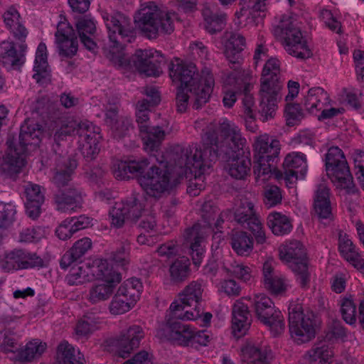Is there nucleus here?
I'll return each instance as SVG.
<instances>
[{"instance_id": "f257e3e1", "label": "nucleus", "mask_w": 364, "mask_h": 364, "mask_svg": "<svg viewBox=\"0 0 364 364\" xmlns=\"http://www.w3.org/2000/svg\"><path fill=\"white\" fill-rule=\"evenodd\" d=\"M215 134L214 127L211 126L202 134L201 145L195 144L186 148L178 145L173 148V152L180 154L178 159L179 171L186 170L183 178L188 173L195 174L187 188L191 196H196L205 188L203 173L210 167V163L218 157L219 146Z\"/></svg>"}, {"instance_id": "f03ea898", "label": "nucleus", "mask_w": 364, "mask_h": 364, "mask_svg": "<svg viewBox=\"0 0 364 364\" xmlns=\"http://www.w3.org/2000/svg\"><path fill=\"white\" fill-rule=\"evenodd\" d=\"M211 126L214 127L215 136L217 137L218 155L220 153L227 155L232 153V156L229 158L225 165L228 173L235 179H245L250 172L251 161L250 153L245 154L244 151L246 139L242 136L240 129L234 123L223 119L218 126L210 124L203 132Z\"/></svg>"}, {"instance_id": "7ed1b4c3", "label": "nucleus", "mask_w": 364, "mask_h": 364, "mask_svg": "<svg viewBox=\"0 0 364 364\" xmlns=\"http://www.w3.org/2000/svg\"><path fill=\"white\" fill-rule=\"evenodd\" d=\"M169 75L172 81L180 86L179 88L190 91L194 96L196 109L209 99L214 85L213 76L209 68H205L199 75L194 64L175 58L169 65Z\"/></svg>"}, {"instance_id": "20e7f679", "label": "nucleus", "mask_w": 364, "mask_h": 364, "mask_svg": "<svg viewBox=\"0 0 364 364\" xmlns=\"http://www.w3.org/2000/svg\"><path fill=\"white\" fill-rule=\"evenodd\" d=\"M43 131L41 127L31 120H26L21 127L18 146L13 139L7 140L8 150L0 160V173L13 176L25 165V155L39 145Z\"/></svg>"}, {"instance_id": "39448f33", "label": "nucleus", "mask_w": 364, "mask_h": 364, "mask_svg": "<svg viewBox=\"0 0 364 364\" xmlns=\"http://www.w3.org/2000/svg\"><path fill=\"white\" fill-rule=\"evenodd\" d=\"M173 154V164L159 160V166H152L146 175L139 178L140 186L149 196L161 197L179 183L186 173V168L178 169V159L180 154Z\"/></svg>"}, {"instance_id": "423d86ee", "label": "nucleus", "mask_w": 364, "mask_h": 364, "mask_svg": "<svg viewBox=\"0 0 364 364\" xmlns=\"http://www.w3.org/2000/svg\"><path fill=\"white\" fill-rule=\"evenodd\" d=\"M279 74V60L275 58L267 60L262 70L259 90V112L263 122L273 117L282 97V86L278 77Z\"/></svg>"}, {"instance_id": "0eeeda50", "label": "nucleus", "mask_w": 364, "mask_h": 364, "mask_svg": "<svg viewBox=\"0 0 364 364\" xmlns=\"http://www.w3.org/2000/svg\"><path fill=\"white\" fill-rule=\"evenodd\" d=\"M203 223H198L191 228H188L184 234V239L189 245L190 254L196 266H199L203 260L205 253V239L212 231V225L219 228L223 222L225 213H219L217 208H212L208 204L203 207Z\"/></svg>"}, {"instance_id": "6e6552de", "label": "nucleus", "mask_w": 364, "mask_h": 364, "mask_svg": "<svg viewBox=\"0 0 364 364\" xmlns=\"http://www.w3.org/2000/svg\"><path fill=\"white\" fill-rule=\"evenodd\" d=\"M176 18V13L162 10L149 1L138 11L134 22L146 38L155 39L160 35L171 33Z\"/></svg>"}, {"instance_id": "1a4fd4ad", "label": "nucleus", "mask_w": 364, "mask_h": 364, "mask_svg": "<svg viewBox=\"0 0 364 364\" xmlns=\"http://www.w3.org/2000/svg\"><path fill=\"white\" fill-rule=\"evenodd\" d=\"M255 165L253 172L256 183L263 184L269 179L275 167L272 163L278 158L280 143L268 134L256 136L253 144Z\"/></svg>"}, {"instance_id": "9d476101", "label": "nucleus", "mask_w": 364, "mask_h": 364, "mask_svg": "<svg viewBox=\"0 0 364 364\" xmlns=\"http://www.w3.org/2000/svg\"><path fill=\"white\" fill-rule=\"evenodd\" d=\"M203 289L198 281L191 282L178 294L177 300L171 303L169 311L171 316L181 321H195L198 319L202 312L200 301Z\"/></svg>"}, {"instance_id": "9b49d317", "label": "nucleus", "mask_w": 364, "mask_h": 364, "mask_svg": "<svg viewBox=\"0 0 364 364\" xmlns=\"http://www.w3.org/2000/svg\"><path fill=\"white\" fill-rule=\"evenodd\" d=\"M275 32L284 41L286 51L297 58L306 59L311 52L304 40L299 22L293 16H284Z\"/></svg>"}, {"instance_id": "f8f14e48", "label": "nucleus", "mask_w": 364, "mask_h": 364, "mask_svg": "<svg viewBox=\"0 0 364 364\" xmlns=\"http://www.w3.org/2000/svg\"><path fill=\"white\" fill-rule=\"evenodd\" d=\"M279 259L296 274L302 287L310 280L306 248L299 240H289L279 248Z\"/></svg>"}, {"instance_id": "ddd939ff", "label": "nucleus", "mask_w": 364, "mask_h": 364, "mask_svg": "<svg viewBox=\"0 0 364 364\" xmlns=\"http://www.w3.org/2000/svg\"><path fill=\"white\" fill-rule=\"evenodd\" d=\"M289 326L291 337L298 343L311 341L315 337L316 321L311 312L304 313L301 304L291 302L288 308Z\"/></svg>"}, {"instance_id": "4468645a", "label": "nucleus", "mask_w": 364, "mask_h": 364, "mask_svg": "<svg viewBox=\"0 0 364 364\" xmlns=\"http://www.w3.org/2000/svg\"><path fill=\"white\" fill-rule=\"evenodd\" d=\"M149 105L147 100L139 101L136 107V122L146 151L156 150L166 136L165 126H149Z\"/></svg>"}, {"instance_id": "2eb2a0df", "label": "nucleus", "mask_w": 364, "mask_h": 364, "mask_svg": "<svg viewBox=\"0 0 364 364\" xmlns=\"http://www.w3.org/2000/svg\"><path fill=\"white\" fill-rule=\"evenodd\" d=\"M95 278L101 282L92 284L87 295V301L93 304L108 300L122 280L120 273L107 260L105 263V268L102 269Z\"/></svg>"}, {"instance_id": "dca6fc26", "label": "nucleus", "mask_w": 364, "mask_h": 364, "mask_svg": "<svg viewBox=\"0 0 364 364\" xmlns=\"http://www.w3.org/2000/svg\"><path fill=\"white\" fill-rule=\"evenodd\" d=\"M254 306L258 319L269 328L274 336H279L284 331V317L270 298L264 294H256Z\"/></svg>"}, {"instance_id": "f3484780", "label": "nucleus", "mask_w": 364, "mask_h": 364, "mask_svg": "<svg viewBox=\"0 0 364 364\" xmlns=\"http://www.w3.org/2000/svg\"><path fill=\"white\" fill-rule=\"evenodd\" d=\"M252 84V75L249 70H235L231 72L225 81L224 106L228 108L232 107L237 100L236 93L238 92H242L244 97L247 94H250Z\"/></svg>"}, {"instance_id": "a211bd4d", "label": "nucleus", "mask_w": 364, "mask_h": 364, "mask_svg": "<svg viewBox=\"0 0 364 364\" xmlns=\"http://www.w3.org/2000/svg\"><path fill=\"white\" fill-rule=\"evenodd\" d=\"M102 18L108 30L109 41L113 43V48L118 49L123 42L132 41L133 30L129 18L121 13L112 15L105 14Z\"/></svg>"}, {"instance_id": "6ab92c4d", "label": "nucleus", "mask_w": 364, "mask_h": 364, "mask_svg": "<svg viewBox=\"0 0 364 364\" xmlns=\"http://www.w3.org/2000/svg\"><path fill=\"white\" fill-rule=\"evenodd\" d=\"M77 144L82 154L87 160H92L98 154L99 143L102 139L100 128L88 120L79 122L77 130Z\"/></svg>"}, {"instance_id": "aec40b11", "label": "nucleus", "mask_w": 364, "mask_h": 364, "mask_svg": "<svg viewBox=\"0 0 364 364\" xmlns=\"http://www.w3.org/2000/svg\"><path fill=\"white\" fill-rule=\"evenodd\" d=\"M235 221L248 228L255 235L259 244L266 242L267 237L260 219L256 215L253 203L247 199L241 200L234 213Z\"/></svg>"}, {"instance_id": "412c9836", "label": "nucleus", "mask_w": 364, "mask_h": 364, "mask_svg": "<svg viewBox=\"0 0 364 364\" xmlns=\"http://www.w3.org/2000/svg\"><path fill=\"white\" fill-rule=\"evenodd\" d=\"M43 259L36 253L24 249L6 252L0 259V267L5 272L42 267Z\"/></svg>"}, {"instance_id": "4be33fe9", "label": "nucleus", "mask_w": 364, "mask_h": 364, "mask_svg": "<svg viewBox=\"0 0 364 364\" xmlns=\"http://www.w3.org/2000/svg\"><path fill=\"white\" fill-rule=\"evenodd\" d=\"M142 204L134 197L115 203L109 210L111 225L115 228L123 226L126 220H136L141 215Z\"/></svg>"}, {"instance_id": "5701e85b", "label": "nucleus", "mask_w": 364, "mask_h": 364, "mask_svg": "<svg viewBox=\"0 0 364 364\" xmlns=\"http://www.w3.org/2000/svg\"><path fill=\"white\" fill-rule=\"evenodd\" d=\"M164 327L158 331V333L168 340L180 346H191L193 329L188 325L182 324L177 320L180 318L171 316L169 311L166 316Z\"/></svg>"}, {"instance_id": "b1692460", "label": "nucleus", "mask_w": 364, "mask_h": 364, "mask_svg": "<svg viewBox=\"0 0 364 364\" xmlns=\"http://www.w3.org/2000/svg\"><path fill=\"white\" fill-rule=\"evenodd\" d=\"M163 56L159 51L154 49L137 50L133 55L132 62L135 69L146 76L156 77L161 70L160 63Z\"/></svg>"}, {"instance_id": "393cba45", "label": "nucleus", "mask_w": 364, "mask_h": 364, "mask_svg": "<svg viewBox=\"0 0 364 364\" xmlns=\"http://www.w3.org/2000/svg\"><path fill=\"white\" fill-rule=\"evenodd\" d=\"M55 45L60 56L72 58L78 50V41L72 27L66 22H60L55 34Z\"/></svg>"}, {"instance_id": "a878e982", "label": "nucleus", "mask_w": 364, "mask_h": 364, "mask_svg": "<svg viewBox=\"0 0 364 364\" xmlns=\"http://www.w3.org/2000/svg\"><path fill=\"white\" fill-rule=\"evenodd\" d=\"M106 261L107 259L97 258L92 262L72 267L65 277L67 284L75 286L91 281L102 269L105 268Z\"/></svg>"}, {"instance_id": "bb28decb", "label": "nucleus", "mask_w": 364, "mask_h": 364, "mask_svg": "<svg viewBox=\"0 0 364 364\" xmlns=\"http://www.w3.org/2000/svg\"><path fill=\"white\" fill-rule=\"evenodd\" d=\"M327 175L336 188L344 191L348 195L355 196V205L356 206L358 203L360 192L353 183V176L348 164L341 165L340 167L334 169L331 168L327 172Z\"/></svg>"}, {"instance_id": "cd10ccee", "label": "nucleus", "mask_w": 364, "mask_h": 364, "mask_svg": "<svg viewBox=\"0 0 364 364\" xmlns=\"http://www.w3.org/2000/svg\"><path fill=\"white\" fill-rule=\"evenodd\" d=\"M266 1L248 0L247 8H242L235 13V24L239 28L257 26L259 20L264 16H261L260 13H263L266 9Z\"/></svg>"}, {"instance_id": "c85d7f7f", "label": "nucleus", "mask_w": 364, "mask_h": 364, "mask_svg": "<svg viewBox=\"0 0 364 364\" xmlns=\"http://www.w3.org/2000/svg\"><path fill=\"white\" fill-rule=\"evenodd\" d=\"M144 337V332L140 326H131L115 341L118 355L122 358H127L134 348L139 347Z\"/></svg>"}, {"instance_id": "c756f323", "label": "nucleus", "mask_w": 364, "mask_h": 364, "mask_svg": "<svg viewBox=\"0 0 364 364\" xmlns=\"http://www.w3.org/2000/svg\"><path fill=\"white\" fill-rule=\"evenodd\" d=\"M338 249L341 255L355 269L364 272V257L345 232H338Z\"/></svg>"}, {"instance_id": "7c9ffc66", "label": "nucleus", "mask_w": 364, "mask_h": 364, "mask_svg": "<svg viewBox=\"0 0 364 364\" xmlns=\"http://www.w3.org/2000/svg\"><path fill=\"white\" fill-rule=\"evenodd\" d=\"M263 284L266 289L273 294L285 292L289 287L288 281L279 272L274 269L272 261H266L262 269Z\"/></svg>"}, {"instance_id": "2f4dec72", "label": "nucleus", "mask_w": 364, "mask_h": 364, "mask_svg": "<svg viewBox=\"0 0 364 364\" xmlns=\"http://www.w3.org/2000/svg\"><path fill=\"white\" fill-rule=\"evenodd\" d=\"M251 324L248 306L241 300L236 301L232 308V329L235 337L240 338L248 331Z\"/></svg>"}, {"instance_id": "473e14b6", "label": "nucleus", "mask_w": 364, "mask_h": 364, "mask_svg": "<svg viewBox=\"0 0 364 364\" xmlns=\"http://www.w3.org/2000/svg\"><path fill=\"white\" fill-rule=\"evenodd\" d=\"M314 210L320 219H332L330 190L325 183L317 185L314 196Z\"/></svg>"}, {"instance_id": "72a5a7b5", "label": "nucleus", "mask_w": 364, "mask_h": 364, "mask_svg": "<svg viewBox=\"0 0 364 364\" xmlns=\"http://www.w3.org/2000/svg\"><path fill=\"white\" fill-rule=\"evenodd\" d=\"M150 162L147 159L140 161H117L112 166V172L118 180H127L134 175L142 173Z\"/></svg>"}, {"instance_id": "f704fd0d", "label": "nucleus", "mask_w": 364, "mask_h": 364, "mask_svg": "<svg viewBox=\"0 0 364 364\" xmlns=\"http://www.w3.org/2000/svg\"><path fill=\"white\" fill-rule=\"evenodd\" d=\"M19 45V50H17L14 44L11 42L4 41L0 46V54L3 63L14 68L21 66L25 61V52L27 48L26 44L23 43Z\"/></svg>"}, {"instance_id": "c9c22d12", "label": "nucleus", "mask_w": 364, "mask_h": 364, "mask_svg": "<svg viewBox=\"0 0 364 364\" xmlns=\"http://www.w3.org/2000/svg\"><path fill=\"white\" fill-rule=\"evenodd\" d=\"M225 45V55L228 61L233 65H239L242 58L241 51L245 46V38L239 33L228 32Z\"/></svg>"}, {"instance_id": "e433bc0d", "label": "nucleus", "mask_w": 364, "mask_h": 364, "mask_svg": "<svg viewBox=\"0 0 364 364\" xmlns=\"http://www.w3.org/2000/svg\"><path fill=\"white\" fill-rule=\"evenodd\" d=\"M3 18L6 27L14 38L20 41H24L28 35V31L23 23L18 10L14 6L9 7L4 11Z\"/></svg>"}, {"instance_id": "4c0bfd02", "label": "nucleus", "mask_w": 364, "mask_h": 364, "mask_svg": "<svg viewBox=\"0 0 364 364\" xmlns=\"http://www.w3.org/2000/svg\"><path fill=\"white\" fill-rule=\"evenodd\" d=\"M269 352L264 346L248 343L241 350L242 364H269Z\"/></svg>"}, {"instance_id": "58836bf2", "label": "nucleus", "mask_w": 364, "mask_h": 364, "mask_svg": "<svg viewBox=\"0 0 364 364\" xmlns=\"http://www.w3.org/2000/svg\"><path fill=\"white\" fill-rule=\"evenodd\" d=\"M55 201L57 210L63 213H72L80 208L82 202L81 193L75 188L55 195Z\"/></svg>"}, {"instance_id": "ea45409f", "label": "nucleus", "mask_w": 364, "mask_h": 364, "mask_svg": "<svg viewBox=\"0 0 364 364\" xmlns=\"http://www.w3.org/2000/svg\"><path fill=\"white\" fill-rule=\"evenodd\" d=\"M33 71V77L38 83H43L50 75L47 47L43 42L38 44L36 49Z\"/></svg>"}, {"instance_id": "a19ab883", "label": "nucleus", "mask_w": 364, "mask_h": 364, "mask_svg": "<svg viewBox=\"0 0 364 364\" xmlns=\"http://www.w3.org/2000/svg\"><path fill=\"white\" fill-rule=\"evenodd\" d=\"M304 107L311 113L316 114L329 104L327 92L321 87L311 88L304 98Z\"/></svg>"}, {"instance_id": "79ce46f5", "label": "nucleus", "mask_w": 364, "mask_h": 364, "mask_svg": "<svg viewBox=\"0 0 364 364\" xmlns=\"http://www.w3.org/2000/svg\"><path fill=\"white\" fill-rule=\"evenodd\" d=\"M76 28L84 46L87 50L94 51L97 48V44L93 41V36L96 31V25L94 20L86 17L81 18L77 22Z\"/></svg>"}, {"instance_id": "37998d69", "label": "nucleus", "mask_w": 364, "mask_h": 364, "mask_svg": "<svg viewBox=\"0 0 364 364\" xmlns=\"http://www.w3.org/2000/svg\"><path fill=\"white\" fill-rule=\"evenodd\" d=\"M267 225L272 232L277 236L288 235L293 228L290 218L278 212H272L268 215Z\"/></svg>"}, {"instance_id": "c03bdc74", "label": "nucleus", "mask_w": 364, "mask_h": 364, "mask_svg": "<svg viewBox=\"0 0 364 364\" xmlns=\"http://www.w3.org/2000/svg\"><path fill=\"white\" fill-rule=\"evenodd\" d=\"M202 14L204 21V28L210 33L220 31L226 22V14L218 12L210 6H205Z\"/></svg>"}, {"instance_id": "a18cd8bd", "label": "nucleus", "mask_w": 364, "mask_h": 364, "mask_svg": "<svg viewBox=\"0 0 364 364\" xmlns=\"http://www.w3.org/2000/svg\"><path fill=\"white\" fill-rule=\"evenodd\" d=\"M57 360L59 364H83L84 358L78 349L63 341L58 346Z\"/></svg>"}, {"instance_id": "49530a36", "label": "nucleus", "mask_w": 364, "mask_h": 364, "mask_svg": "<svg viewBox=\"0 0 364 364\" xmlns=\"http://www.w3.org/2000/svg\"><path fill=\"white\" fill-rule=\"evenodd\" d=\"M46 349V343H43L38 339H33L27 343L23 348H21L20 350L16 353V360L20 362H31L39 358Z\"/></svg>"}, {"instance_id": "de8ad7c7", "label": "nucleus", "mask_w": 364, "mask_h": 364, "mask_svg": "<svg viewBox=\"0 0 364 364\" xmlns=\"http://www.w3.org/2000/svg\"><path fill=\"white\" fill-rule=\"evenodd\" d=\"M142 288V284L139 279L131 278L119 286L116 294L135 304L139 298Z\"/></svg>"}, {"instance_id": "09e8293b", "label": "nucleus", "mask_w": 364, "mask_h": 364, "mask_svg": "<svg viewBox=\"0 0 364 364\" xmlns=\"http://www.w3.org/2000/svg\"><path fill=\"white\" fill-rule=\"evenodd\" d=\"M231 246L238 255L247 256L253 249V239L246 232H235L231 237Z\"/></svg>"}, {"instance_id": "8fccbe9b", "label": "nucleus", "mask_w": 364, "mask_h": 364, "mask_svg": "<svg viewBox=\"0 0 364 364\" xmlns=\"http://www.w3.org/2000/svg\"><path fill=\"white\" fill-rule=\"evenodd\" d=\"M77 167V161L74 159H68L62 166H59L53 177V183L58 187H63L71 180V176Z\"/></svg>"}, {"instance_id": "3c124183", "label": "nucleus", "mask_w": 364, "mask_h": 364, "mask_svg": "<svg viewBox=\"0 0 364 364\" xmlns=\"http://www.w3.org/2000/svg\"><path fill=\"white\" fill-rule=\"evenodd\" d=\"M190 262L187 257H183L177 259L170 266V277L174 282H181L188 276Z\"/></svg>"}, {"instance_id": "603ef678", "label": "nucleus", "mask_w": 364, "mask_h": 364, "mask_svg": "<svg viewBox=\"0 0 364 364\" xmlns=\"http://www.w3.org/2000/svg\"><path fill=\"white\" fill-rule=\"evenodd\" d=\"M254 107L255 100L253 96L251 94H247L242 98V111L246 128L252 132H255L257 127L255 123Z\"/></svg>"}, {"instance_id": "864d4df0", "label": "nucleus", "mask_w": 364, "mask_h": 364, "mask_svg": "<svg viewBox=\"0 0 364 364\" xmlns=\"http://www.w3.org/2000/svg\"><path fill=\"white\" fill-rule=\"evenodd\" d=\"M224 267L228 272L242 282H248L252 279V267L243 263L236 261L226 262Z\"/></svg>"}, {"instance_id": "5fc2aeb1", "label": "nucleus", "mask_w": 364, "mask_h": 364, "mask_svg": "<svg viewBox=\"0 0 364 364\" xmlns=\"http://www.w3.org/2000/svg\"><path fill=\"white\" fill-rule=\"evenodd\" d=\"M100 323L99 318L85 315L77 323L75 333L78 338L87 337L98 328Z\"/></svg>"}, {"instance_id": "6e6d98bb", "label": "nucleus", "mask_w": 364, "mask_h": 364, "mask_svg": "<svg viewBox=\"0 0 364 364\" xmlns=\"http://www.w3.org/2000/svg\"><path fill=\"white\" fill-rule=\"evenodd\" d=\"M0 339V350L4 353H12L13 358L16 360V353L18 348V339L14 333L10 329H6L1 333Z\"/></svg>"}, {"instance_id": "4d7b16f0", "label": "nucleus", "mask_w": 364, "mask_h": 364, "mask_svg": "<svg viewBox=\"0 0 364 364\" xmlns=\"http://www.w3.org/2000/svg\"><path fill=\"white\" fill-rule=\"evenodd\" d=\"M347 161L342 150L338 146H331L326 154V173L331 168L334 169L341 165L347 164Z\"/></svg>"}, {"instance_id": "13d9d810", "label": "nucleus", "mask_w": 364, "mask_h": 364, "mask_svg": "<svg viewBox=\"0 0 364 364\" xmlns=\"http://www.w3.org/2000/svg\"><path fill=\"white\" fill-rule=\"evenodd\" d=\"M284 166L285 168H291L299 171L300 174L304 176L307 166L305 155L301 153L289 154L285 157Z\"/></svg>"}, {"instance_id": "bf43d9fd", "label": "nucleus", "mask_w": 364, "mask_h": 364, "mask_svg": "<svg viewBox=\"0 0 364 364\" xmlns=\"http://www.w3.org/2000/svg\"><path fill=\"white\" fill-rule=\"evenodd\" d=\"M332 356L333 351L323 345L310 351V362L311 364H329Z\"/></svg>"}, {"instance_id": "052dcab7", "label": "nucleus", "mask_w": 364, "mask_h": 364, "mask_svg": "<svg viewBox=\"0 0 364 364\" xmlns=\"http://www.w3.org/2000/svg\"><path fill=\"white\" fill-rule=\"evenodd\" d=\"M134 306V304L115 294L109 305V312L113 315L123 314Z\"/></svg>"}, {"instance_id": "680f3d73", "label": "nucleus", "mask_w": 364, "mask_h": 364, "mask_svg": "<svg viewBox=\"0 0 364 364\" xmlns=\"http://www.w3.org/2000/svg\"><path fill=\"white\" fill-rule=\"evenodd\" d=\"M341 313L343 320L348 324H353L356 321V306L352 299L345 298L341 304Z\"/></svg>"}, {"instance_id": "e2e57ef3", "label": "nucleus", "mask_w": 364, "mask_h": 364, "mask_svg": "<svg viewBox=\"0 0 364 364\" xmlns=\"http://www.w3.org/2000/svg\"><path fill=\"white\" fill-rule=\"evenodd\" d=\"M282 193L277 186H267L264 191V202L266 206L272 208L282 201Z\"/></svg>"}, {"instance_id": "0e129e2a", "label": "nucleus", "mask_w": 364, "mask_h": 364, "mask_svg": "<svg viewBox=\"0 0 364 364\" xmlns=\"http://www.w3.org/2000/svg\"><path fill=\"white\" fill-rule=\"evenodd\" d=\"M110 129L114 136L120 139L127 135L132 130L133 126L129 118L121 117L119 120H117L115 124Z\"/></svg>"}, {"instance_id": "69168bd1", "label": "nucleus", "mask_w": 364, "mask_h": 364, "mask_svg": "<svg viewBox=\"0 0 364 364\" xmlns=\"http://www.w3.org/2000/svg\"><path fill=\"white\" fill-rule=\"evenodd\" d=\"M16 214L15 205L11 203L0 202V228L7 227Z\"/></svg>"}, {"instance_id": "338daca9", "label": "nucleus", "mask_w": 364, "mask_h": 364, "mask_svg": "<svg viewBox=\"0 0 364 364\" xmlns=\"http://www.w3.org/2000/svg\"><path fill=\"white\" fill-rule=\"evenodd\" d=\"M285 116L287 124L294 126L302 119L303 113L299 105L287 102Z\"/></svg>"}, {"instance_id": "774afa93", "label": "nucleus", "mask_w": 364, "mask_h": 364, "mask_svg": "<svg viewBox=\"0 0 364 364\" xmlns=\"http://www.w3.org/2000/svg\"><path fill=\"white\" fill-rule=\"evenodd\" d=\"M129 243L127 241L122 242L120 246L112 253V261L121 266H124L129 262Z\"/></svg>"}]
</instances>
